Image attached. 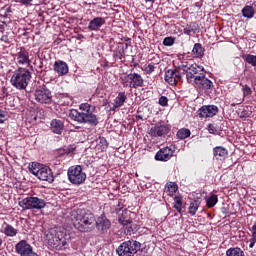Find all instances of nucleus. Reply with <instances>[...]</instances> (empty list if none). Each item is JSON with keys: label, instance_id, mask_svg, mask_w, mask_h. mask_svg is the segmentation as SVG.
Instances as JSON below:
<instances>
[{"label": "nucleus", "instance_id": "nucleus-1", "mask_svg": "<svg viewBox=\"0 0 256 256\" xmlns=\"http://www.w3.org/2000/svg\"><path fill=\"white\" fill-rule=\"evenodd\" d=\"M70 219L80 233H91V231H95V227L102 234L111 229V221L105 214L95 218V214L85 209L72 210Z\"/></svg>", "mask_w": 256, "mask_h": 256}, {"label": "nucleus", "instance_id": "nucleus-2", "mask_svg": "<svg viewBox=\"0 0 256 256\" xmlns=\"http://www.w3.org/2000/svg\"><path fill=\"white\" fill-rule=\"evenodd\" d=\"M70 119L72 121H77V123H86L91 125V127H97L99 125V120L97 115H95V106L89 103H82L79 105V110L72 109L69 113Z\"/></svg>", "mask_w": 256, "mask_h": 256}, {"label": "nucleus", "instance_id": "nucleus-3", "mask_svg": "<svg viewBox=\"0 0 256 256\" xmlns=\"http://www.w3.org/2000/svg\"><path fill=\"white\" fill-rule=\"evenodd\" d=\"M47 244L51 249H56V251H65L69 249V238L67 233L61 228H51L46 234Z\"/></svg>", "mask_w": 256, "mask_h": 256}, {"label": "nucleus", "instance_id": "nucleus-4", "mask_svg": "<svg viewBox=\"0 0 256 256\" xmlns=\"http://www.w3.org/2000/svg\"><path fill=\"white\" fill-rule=\"evenodd\" d=\"M31 71L27 68L18 67L11 79L10 83L15 89H18L19 91H23V89H27L30 81H31Z\"/></svg>", "mask_w": 256, "mask_h": 256}, {"label": "nucleus", "instance_id": "nucleus-5", "mask_svg": "<svg viewBox=\"0 0 256 256\" xmlns=\"http://www.w3.org/2000/svg\"><path fill=\"white\" fill-rule=\"evenodd\" d=\"M141 251V242L130 239L122 242L116 249L119 256H135Z\"/></svg>", "mask_w": 256, "mask_h": 256}, {"label": "nucleus", "instance_id": "nucleus-6", "mask_svg": "<svg viewBox=\"0 0 256 256\" xmlns=\"http://www.w3.org/2000/svg\"><path fill=\"white\" fill-rule=\"evenodd\" d=\"M29 171L40 181H47L48 183H53V181H55L53 171L51 168H49V166L32 163L31 167H29Z\"/></svg>", "mask_w": 256, "mask_h": 256}, {"label": "nucleus", "instance_id": "nucleus-7", "mask_svg": "<svg viewBox=\"0 0 256 256\" xmlns=\"http://www.w3.org/2000/svg\"><path fill=\"white\" fill-rule=\"evenodd\" d=\"M120 83L123 87H128L129 89H139L145 85V80L143 76L137 72H131L129 74H124L120 77Z\"/></svg>", "mask_w": 256, "mask_h": 256}, {"label": "nucleus", "instance_id": "nucleus-8", "mask_svg": "<svg viewBox=\"0 0 256 256\" xmlns=\"http://www.w3.org/2000/svg\"><path fill=\"white\" fill-rule=\"evenodd\" d=\"M19 207H21L24 211L36 209V211H41V209H45L47 207V202L43 198H39L37 196H28L23 198L18 202Z\"/></svg>", "mask_w": 256, "mask_h": 256}, {"label": "nucleus", "instance_id": "nucleus-9", "mask_svg": "<svg viewBox=\"0 0 256 256\" xmlns=\"http://www.w3.org/2000/svg\"><path fill=\"white\" fill-rule=\"evenodd\" d=\"M68 180L72 185H82L87 179V174L83 172L81 165L71 166L67 172Z\"/></svg>", "mask_w": 256, "mask_h": 256}, {"label": "nucleus", "instance_id": "nucleus-10", "mask_svg": "<svg viewBox=\"0 0 256 256\" xmlns=\"http://www.w3.org/2000/svg\"><path fill=\"white\" fill-rule=\"evenodd\" d=\"M34 99L37 103H41V105H51L53 103V94L47 88V85L43 84L34 91Z\"/></svg>", "mask_w": 256, "mask_h": 256}, {"label": "nucleus", "instance_id": "nucleus-11", "mask_svg": "<svg viewBox=\"0 0 256 256\" xmlns=\"http://www.w3.org/2000/svg\"><path fill=\"white\" fill-rule=\"evenodd\" d=\"M115 213L116 215H118V222L120 223V225L126 227L128 233L133 232V226H131L133 220H131V216H129V210H127V208H116Z\"/></svg>", "mask_w": 256, "mask_h": 256}, {"label": "nucleus", "instance_id": "nucleus-12", "mask_svg": "<svg viewBox=\"0 0 256 256\" xmlns=\"http://www.w3.org/2000/svg\"><path fill=\"white\" fill-rule=\"evenodd\" d=\"M207 74V71H205V67L198 65L197 63H194L189 66L187 70L186 79L188 83L194 82L197 78L204 76Z\"/></svg>", "mask_w": 256, "mask_h": 256}, {"label": "nucleus", "instance_id": "nucleus-13", "mask_svg": "<svg viewBox=\"0 0 256 256\" xmlns=\"http://www.w3.org/2000/svg\"><path fill=\"white\" fill-rule=\"evenodd\" d=\"M190 85H193V87L196 88L198 93H201L203 91H209V89H213V82L207 78V74H204L203 76L198 77L193 82H190Z\"/></svg>", "mask_w": 256, "mask_h": 256}, {"label": "nucleus", "instance_id": "nucleus-14", "mask_svg": "<svg viewBox=\"0 0 256 256\" xmlns=\"http://www.w3.org/2000/svg\"><path fill=\"white\" fill-rule=\"evenodd\" d=\"M183 79V73H181L179 70L176 69H168L165 71L164 75V81L168 83V85H171L172 87H175L177 83H180Z\"/></svg>", "mask_w": 256, "mask_h": 256}, {"label": "nucleus", "instance_id": "nucleus-15", "mask_svg": "<svg viewBox=\"0 0 256 256\" xmlns=\"http://www.w3.org/2000/svg\"><path fill=\"white\" fill-rule=\"evenodd\" d=\"M15 252L20 256H39L33 251V246L27 240H21L15 245Z\"/></svg>", "mask_w": 256, "mask_h": 256}, {"label": "nucleus", "instance_id": "nucleus-16", "mask_svg": "<svg viewBox=\"0 0 256 256\" xmlns=\"http://www.w3.org/2000/svg\"><path fill=\"white\" fill-rule=\"evenodd\" d=\"M16 65H31V59H29V51L25 47H20L18 52L14 55Z\"/></svg>", "mask_w": 256, "mask_h": 256}, {"label": "nucleus", "instance_id": "nucleus-17", "mask_svg": "<svg viewBox=\"0 0 256 256\" xmlns=\"http://www.w3.org/2000/svg\"><path fill=\"white\" fill-rule=\"evenodd\" d=\"M175 153V149L167 146L164 148H161L154 156V159L156 161H162L167 162L170 161L171 157H173V154Z\"/></svg>", "mask_w": 256, "mask_h": 256}, {"label": "nucleus", "instance_id": "nucleus-18", "mask_svg": "<svg viewBox=\"0 0 256 256\" xmlns=\"http://www.w3.org/2000/svg\"><path fill=\"white\" fill-rule=\"evenodd\" d=\"M217 113H219V107L216 105H204L199 109V117L203 119L215 117Z\"/></svg>", "mask_w": 256, "mask_h": 256}, {"label": "nucleus", "instance_id": "nucleus-19", "mask_svg": "<svg viewBox=\"0 0 256 256\" xmlns=\"http://www.w3.org/2000/svg\"><path fill=\"white\" fill-rule=\"evenodd\" d=\"M213 156L216 161H225L229 157V150L223 146H216L213 148Z\"/></svg>", "mask_w": 256, "mask_h": 256}, {"label": "nucleus", "instance_id": "nucleus-20", "mask_svg": "<svg viewBox=\"0 0 256 256\" xmlns=\"http://www.w3.org/2000/svg\"><path fill=\"white\" fill-rule=\"evenodd\" d=\"M0 233H3L6 237H17L19 231L13 225L4 221L1 225Z\"/></svg>", "mask_w": 256, "mask_h": 256}, {"label": "nucleus", "instance_id": "nucleus-21", "mask_svg": "<svg viewBox=\"0 0 256 256\" xmlns=\"http://www.w3.org/2000/svg\"><path fill=\"white\" fill-rule=\"evenodd\" d=\"M65 129V122L59 119H52L50 122V131L56 135H61Z\"/></svg>", "mask_w": 256, "mask_h": 256}, {"label": "nucleus", "instance_id": "nucleus-22", "mask_svg": "<svg viewBox=\"0 0 256 256\" xmlns=\"http://www.w3.org/2000/svg\"><path fill=\"white\" fill-rule=\"evenodd\" d=\"M169 133V127L165 125L154 126L150 129V137H165Z\"/></svg>", "mask_w": 256, "mask_h": 256}, {"label": "nucleus", "instance_id": "nucleus-23", "mask_svg": "<svg viewBox=\"0 0 256 256\" xmlns=\"http://www.w3.org/2000/svg\"><path fill=\"white\" fill-rule=\"evenodd\" d=\"M53 67L55 73H57L59 76L67 75V73H69V65H67L66 62L63 60H57L54 63Z\"/></svg>", "mask_w": 256, "mask_h": 256}, {"label": "nucleus", "instance_id": "nucleus-24", "mask_svg": "<svg viewBox=\"0 0 256 256\" xmlns=\"http://www.w3.org/2000/svg\"><path fill=\"white\" fill-rule=\"evenodd\" d=\"M106 21L103 17H95L88 24L89 31H99L103 25H105Z\"/></svg>", "mask_w": 256, "mask_h": 256}, {"label": "nucleus", "instance_id": "nucleus-25", "mask_svg": "<svg viewBox=\"0 0 256 256\" xmlns=\"http://www.w3.org/2000/svg\"><path fill=\"white\" fill-rule=\"evenodd\" d=\"M125 101H127V94H125V92H119L118 97L114 99L113 107L110 108V111H117L119 107L125 105Z\"/></svg>", "mask_w": 256, "mask_h": 256}, {"label": "nucleus", "instance_id": "nucleus-26", "mask_svg": "<svg viewBox=\"0 0 256 256\" xmlns=\"http://www.w3.org/2000/svg\"><path fill=\"white\" fill-rule=\"evenodd\" d=\"M184 35H195V33H199V24L197 22H190L186 25V27L183 29Z\"/></svg>", "mask_w": 256, "mask_h": 256}, {"label": "nucleus", "instance_id": "nucleus-27", "mask_svg": "<svg viewBox=\"0 0 256 256\" xmlns=\"http://www.w3.org/2000/svg\"><path fill=\"white\" fill-rule=\"evenodd\" d=\"M192 55L196 59H202V57H204L205 48L203 47V45L201 43H195L194 44V47L192 49Z\"/></svg>", "mask_w": 256, "mask_h": 256}, {"label": "nucleus", "instance_id": "nucleus-28", "mask_svg": "<svg viewBox=\"0 0 256 256\" xmlns=\"http://www.w3.org/2000/svg\"><path fill=\"white\" fill-rule=\"evenodd\" d=\"M108 147L109 143L107 142V139H105V137H99L96 140V149L97 151H100V153H103V151H107Z\"/></svg>", "mask_w": 256, "mask_h": 256}, {"label": "nucleus", "instance_id": "nucleus-29", "mask_svg": "<svg viewBox=\"0 0 256 256\" xmlns=\"http://www.w3.org/2000/svg\"><path fill=\"white\" fill-rule=\"evenodd\" d=\"M179 191V186L175 182H168L165 185V192L168 193L170 197H173L175 193Z\"/></svg>", "mask_w": 256, "mask_h": 256}, {"label": "nucleus", "instance_id": "nucleus-30", "mask_svg": "<svg viewBox=\"0 0 256 256\" xmlns=\"http://www.w3.org/2000/svg\"><path fill=\"white\" fill-rule=\"evenodd\" d=\"M242 17H245V19H253L255 17V8L250 5H246L242 9Z\"/></svg>", "mask_w": 256, "mask_h": 256}, {"label": "nucleus", "instance_id": "nucleus-31", "mask_svg": "<svg viewBox=\"0 0 256 256\" xmlns=\"http://www.w3.org/2000/svg\"><path fill=\"white\" fill-rule=\"evenodd\" d=\"M201 206V201L199 200H192L190 202L189 208H188V213L189 215H191L192 217H194V215L197 213V211L199 210V207Z\"/></svg>", "mask_w": 256, "mask_h": 256}, {"label": "nucleus", "instance_id": "nucleus-32", "mask_svg": "<svg viewBox=\"0 0 256 256\" xmlns=\"http://www.w3.org/2000/svg\"><path fill=\"white\" fill-rule=\"evenodd\" d=\"M226 256H245V252L239 247H232L226 251Z\"/></svg>", "mask_w": 256, "mask_h": 256}, {"label": "nucleus", "instance_id": "nucleus-33", "mask_svg": "<svg viewBox=\"0 0 256 256\" xmlns=\"http://www.w3.org/2000/svg\"><path fill=\"white\" fill-rule=\"evenodd\" d=\"M176 137L180 140L187 139L191 137V130L188 128H181L177 131Z\"/></svg>", "mask_w": 256, "mask_h": 256}, {"label": "nucleus", "instance_id": "nucleus-34", "mask_svg": "<svg viewBox=\"0 0 256 256\" xmlns=\"http://www.w3.org/2000/svg\"><path fill=\"white\" fill-rule=\"evenodd\" d=\"M113 59L114 63L117 61V59H120V61H123L125 59V48H118L117 50L113 51Z\"/></svg>", "mask_w": 256, "mask_h": 256}, {"label": "nucleus", "instance_id": "nucleus-35", "mask_svg": "<svg viewBox=\"0 0 256 256\" xmlns=\"http://www.w3.org/2000/svg\"><path fill=\"white\" fill-rule=\"evenodd\" d=\"M216 203H219V198L215 194L211 195L206 200V205L208 209L215 207Z\"/></svg>", "mask_w": 256, "mask_h": 256}, {"label": "nucleus", "instance_id": "nucleus-36", "mask_svg": "<svg viewBox=\"0 0 256 256\" xmlns=\"http://www.w3.org/2000/svg\"><path fill=\"white\" fill-rule=\"evenodd\" d=\"M174 209H176L178 213H181L183 209V197L181 196L174 197Z\"/></svg>", "mask_w": 256, "mask_h": 256}, {"label": "nucleus", "instance_id": "nucleus-37", "mask_svg": "<svg viewBox=\"0 0 256 256\" xmlns=\"http://www.w3.org/2000/svg\"><path fill=\"white\" fill-rule=\"evenodd\" d=\"M244 61L248 63L249 65H252V67H256V56L253 54H247L244 58Z\"/></svg>", "mask_w": 256, "mask_h": 256}, {"label": "nucleus", "instance_id": "nucleus-38", "mask_svg": "<svg viewBox=\"0 0 256 256\" xmlns=\"http://www.w3.org/2000/svg\"><path fill=\"white\" fill-rule=\"evenodd\" d=\"M242 93L243 97H250V95H253V90L251 87H249V85L245 84L242 86Z\"/></svg>", "mask_w": 256, "mask_h": 256}, {"label": "nucleus", "instance_id": "nucleus-39", "mask_svg": "<svg viewBox=\"0 0 256 256\" xmlns=\"http://www.w3.org/2000/svg\"><path fill=\"white\" fill-rule=\"evenodd\" d=\"M207 129L211 135H217L219 133V127L216 124H208Z\"/></svg>", "mask_w": 256, "mask_h": 256}, {"label": "nucleus", "instance_id": "nucleus-40", "mask_svg": "<svg viewBox=\"0 0 256 256\" xmlns=\"http://www.w3.org/2000/svg\"><path fill=\"white\" fill-rule=\"evenodd\" d=\"M163 45H165V47H173V45H175V38L171 36L164 38Z\"/></svg>", "mask_w": 256, "mask_h": 256}, {"label": "nucleus", "instance_id": "nucleus-41", "mask_svg": "<svg viewBox=\"0 0 256 256\" xmlns=\"http://www.w3.org/2000/svg\"><path fill=\"white\" fill-rule=\"evenodd\" d=\"M155 69H156L155 65L150 63L144 66L143 71L146 73V75H151L152 73L155 72Z\"/></svg>", "mask_w": 256, "mask_h": 256}, {"label": "nucleus", "instance_id": "nucleus-42", "mask_svg": "<svg viewBox=\"0 0 256 256\" xmlns=\"http://www.w3.org/2000/svg\"><path fill=\"white\" fill-rule=\"evenodd\" d=\"M158 103L161 107H167L169 105V98L167 96H161Z\"/></svg>", "mask_w": 256, "mask_h": 256}, {"label": "nucleus", "instance_id": "nucleus-43", "mask_svg": "<svg viewBox=\"0 0 256 256\" xmlns=\"http://www.w3.org/2000/svg\"><path fill=\"white\" fill-rule=\"evenodd\" d=\"M175 69L177 71H179L180 73H182V75H185V73H186V76H187V71H189V66H187L185 64H182V65L178 66Z\"/></svg>", "mask_w": 256, "mask_h": 256}, {"label": "nucleus", "instance_id": "nucleus-44", "mask_svg": "<svg viewBox=\"0 0 256 256\" xmlns=\"http://www.w3.org/2000/svg\"><path fill=\"white\" fill-rule=\"evenodd\" d=\"M64 153H66V155H71V153H73L75 151V147L73 146H66L63 148Z\"/></svg>", "mask_w": 256, "mask_h": 256}, {"label": "nucleus", "instance_id": "nucleus-45", "mask_svg": "<svg viewBox=\"0 0 256 256\" xmlns=\"http://www.w3.org/2000/svg\"><path fill=\"white\" fill-rule=\"evenodd\" d=\"M7 120V111L0 110V123H5Z\"/></svg>", "mask_w": 256, "mask_h": 256}, {"label": "nucleus", "instance_id": "nucleus-46", "mask_svg": "<svg viewBox=\"0 0 256 256\" xmlns=\"http://www.w3.org/2000/svg\"><path fill=\"white\" fill-rule=\"evenodd\" d=\"M255 243H256V236H253V237L250 239L249 248H250V249H253V248L255 247Z\"/></svg>", "mask_w": 256, "mask_h": 256}, {"label": "nucleus", "instance_id": "nucleus-47", "mask_svg": "<svg viewBox=\"0 0 256 256\" xmlns=\"http://www.w3.org/2000/svg\"><path fill=\"white\" fill-rule=\"evenodd\" d=\"M194 7H197V9H201V7H203V1L196 2L194 4Z\"/></svg>", "mask_w": 256, "mask_h": 256}, {"label": "nucleus", "instance_id": "nucleus-48", "mask_svg": "<svg viewBox=\"0 0 256 256\" xmlns=\"http://www.w3.org/2000/svg\"><path fill=\"white\" fill-rule=\"evenodd\" d=\"M31 1L33 0H20V3H22V5H31Z\"/></svg>", "mask_w": 256, "mask_h": 256}, {"label": "nucleus", "instance_id": "nucleus-49", "mask_svg": "<svg viewBox=\"0 0 256 256\" xmlns=\"http://www.w3.org/2000/svg\"><path fill=\"white\" fill-rule=\"evenodd\" d=\"M1 41H4L5 43H9V37L7 35H3L1 37Z\"/></svg>", "mask_w": 256, "mask_h": 256}, {"label": "nucleus", "instance_id": "nucleus-50", "mask_svg": "<svg viewBox=\"0 0 256 256\" xmlns=\"http://www.w3.org/2000/svg\"><path fill=\"white\" fill-rule=\"evenodd\" d=\"M252 237H256V224L252 226Z\"/></svg>", "mask_w": 256, "mask_h": 256}, {"label": "nucleus", "instance_id": "nucleus-51", "mask_svg": "<svg viewBox=\"0 0 256 256\" xmlns=\"http://www.w3.org/2000/svg\"><path fill=\"white\" fill-rule=\"evenodd\" d=\"M247 117V112L246 111H242L241 114H240V118L243 119Z\"/></svg>", "mask_w": 256, "mask_h": 256}, {"label": "nucleus", "instance_id": "nucleus-52", "mask_svg": "<svg viewBox=\"0 0 256 256\" xmlns=\"http://www.w3.org/2000/svg\"><path fill=\"white\" fill-rule=\"evenodd\" d=\"M5 31V23L0 24V32L3 33Z\"/></svg>", "mask_w": 256, "mask_h": 256}, {"label": "nucleus", "instance_id": "nucleus-53", "mask_svg": "<svg viewBox=\"0 0 256 256\" xmlns=\"http://www.w3.org/2000/svg\"><path fill=\"white\" fill-rule=\"evenodd\" d=\"M59 155H67V153H65V151H63V148L58 150Z\"/></svg>", "mask_w": 256, "mask_h": 256}, {"label": "nucleus", "instance_id": "nucleus-54", "mask_svg": "<svg viewBox=\"0 0 256 256\" xmlns=\"http://www.w3.org/2000/svg\"><path fill=\"white\" fill-rule=\"evenodd\" d=\"M102 67H104V69H106V67H109V62L106 61V62L104 63V65H102Z\"/></svg>", "mask_w": 256, "mask_h": 256}, {"label": "nucleus", "instance_id": "nucleus-55", "mask_svg": "<svg viewBox=\"0 0 256 256\" xmlns=\"http://www.w3.org/2000/svg\"><path fill=\"white\" fill-rule=\"evenodd\" d=\"M146 3H155V0H145Z\"/></svg>", "mask_w": 256, "mask_h": 256}, {"label": "nucleus", "instance_id": "nucleus-56", "mask_svg": "<svg viewBox=\"0 0 256 256\" xmlns=\"http://www.w3.org/2000/svg\"><path fill=\"white\" fill-rule=\"evenodd\" d=\"M39 69H43V61L40 62Z\"/></svg>", "mask_w": 256, "mask_h": 256}, {"label": "nucleus", "instance_id": "nucleus-57", "mask_svg": "<svg viewBox=\"0 0 256 256\" xmlns=\"http://www.w3.org/2000/svg\"><path fill=\"white\" fill-rule=\"evenodd\" d=\"M3 245V239L0 237V247Z\"/></svg>", "mask_w": 256, "mask_h": 256}, {"label": "nucleus", "instance_id": "nucleus-58", "mask_svg": "<svg viewBox=\"0 0 256 256\" xmlns=\"http://www.w3.org/2000/svg\"><path fill=\"white\" fill-rule=\"evenodd\" d=\"M252 7H253V9H255V7H256V2H254V3L252 4Z\"/></svg>", "mask_w": 256, "mask_h": 256}, {"label": "nucleus", "instance_id": "nucleus-59", "mask_svg": "<svg viewBox=\"0 0 256 256\" xmlns=\"http://www.w3.org/2000/svg\"><path fill=\"white\" fill-rule=\"evenodd\" d=\"M118 207H121V203H118Z\"/></svg>", "mask_w": 256, "mask_h": 256}, {"label": "nucleus", "instance_id": "nucleus-60", "mask_svg": "<svg viewBox=\"0 0 256 256\" xmlns=\"http://www.w3.org/2000/svg\"><path fill=\"white\" fill-rule=\"evenodd\" d=\"M139 117V119H143V117H141V116H138Z\"/></svg>", "mask_w": 256, "mask_h": 256}]
</instances>
